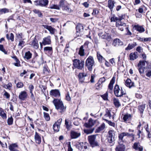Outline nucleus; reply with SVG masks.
Masks as SVG:
<instances>
[{
    "mask_svg": "<svg viewBox=\"0 0 151 151\" xmlns=\"http://www.w3.org/2000/svg\"><path fill=\"white\" fill-rule=\"evenodd\" d=\"M52 102L55 108L59 112L62 113L65 111L66 108L64 106L62 101L60 99H54Z\"/></svg>",
    "mask_w": 151,
    "mask_h": 151,
    "instance_id": "nucleus-1",
    "label": "nucleus"
},
{
    "mask_svg": "<svg viewBox=\"0 0 151 151\" xmlns=\"http://www.w3.org/2000/svg\"><path fill=\"white\" fill-rule=\"evenodd\" d=\"M94 64V61L93 58L89 56L86 59L85 63V65L89 71H91L93 66Z\"/></svg>",
    "mask_w": 151,
    "mask_h": 151,
    "instance_id": "nucleus-2",
    "label": "nucleus"
},
{
    "mask_svg": "<svg viewBox=\"0 0 151 151\" xmlns=\"http://www.w3.org/2000/svg\"><path fill=\"white\" fill-rule=\"evenodd\" d=\"M73 65L76 68L81 70L84 67V62L83 61L76 59L73 60Z\"/></svg>",
    "mask_w": 151,
    "mask_h": 151,
    "instance_id": "nucleus-3",
    "label": "nucleus"
},
{
    "mask_svg": "<svg viewBox=\"0 0 151 151\" xmlns=\"http://www.w3.org/2000/svg\"><path fill=\"white\" fill-rule=\"evenodd\" d=\"M119 145L116 148V151H123V133L119 135Z\"/></svg>",
    "mask_w": 151,
    "mask_h": 151,
    "instance_id": "nucleus-4",
    "label": "nucleus"
},
{
    "mask_svg": "<svg viewBox=\"0 0 151 151\" xmlns=\"http://www.w3.org/2000/svg\"><path fill=\"white\" fill-rule=\"evenodd\" d=\"M88 139L89 142L92 147H93L98 145V142L95 141V135H92L89 136Z\"/></svg>",
    "mask_w": 151,
    "mask_h": 151,
    "instance_id": "nucleus-5",
    "label": "nucleus"
},
{
    "mask_svg": "<svg viewBox=\"0 0 151 151\" xmlns=\"http://www.w3.org/2000/svg\"><path fill=\"white\" fill-rule=\"evenodd\" d=\"M108 133V142L109 143H112L115 141V132L114 130H111L109 131Z\"/></svg>",
    "mask_w": 151,
    "mask_h": 151,
    "instance_id": "nucleus-6",
    "label": "nucleus"
},
{
    "mask_svg": "<svg viewBox=\"0 0 151 151\" xmlns=\"http://www.w3.org/2000/svg\"><path fill=\"white\" fill-rule=\"evenodd\" d=\"M114 92L115 96H116L120 97L123 95L122 88L121 89H120L119 86L117 85L115 86Z\"/></svg>",
    "mask_w": 151,
    "mask_h": 151,
    "instance_id": "nucleus-7",
    "label": "nucleus"
},
{
    "mask_svg": "<svg viewBox=\"0 0 151 151\" xmlns=\"http://www.w3.org/2000/svg\"><path fill=\"white\" fill-rule=\"evenodd\" d=\"M62 119H59L53 125V128L54 130L58 132L59 131L60 125L62 121Z\"/></svg>",
    "mask_w": 151,
    "mask_h": 151,
    "instance_id": "nucleus-8",
    "label": "nucleus"
},
{
    "mask_svg": "<svg viewBox=\"0 0 151 151\" xmlns=\"http://www.w3.org/2000/svg\"><path fill=\"white\" fill-rule=\"evenodd\" d=\"M29 44L32 47L35 49H37L39 47V45L36 38L35 37L29 43Z\"/></svg>",
    "mask_w": 151,
    "mask_h": 151,
    "instance_id": "nucleus-9",
    "label": "nucleus"
},
{
    "mask_svg": "<svg viewBox=\"0 0 151 151\" xmlns=\"http://www.w3.org/2000/svg\"><path fill=\"white\" fill-rule=\"evenodd\" d=\"M10 151H19L18 149V146L17 143H12L8 147Z\"/></svg>",
    "mask_w": 151,
    "mask_h": 151,
    "instance_id": "nucleus-10",
    "label": "nucleus"
},
{
    "mask_svg": "<svg viewBox=\"0 0 151 151\" xmlns=\"http://www.w3.org/2000/svg\"><path fill=\"white\" fill-rule=\"evenodd\" d=\"M50 94L53 96L58 97L60 96V94L58 89L52 90L50 92Z\"/></svg>",
    "mask_w": 151,
    "mask_h": 151,
    "instance_id": "nucleus-11",
    "label": "nucleus"
},
{
    "mask_svg": "<svg viewBox=\"0 0 151 151\" xmlns=\"http://www.w3.org/2000/svg\"><path fill=\"white\" fill-rule=\"evenodd\" d=\"M27 92L25 91H21L19 95V99L22 101H24L27 98Z\"/></svg>",
    "mask_w": 151,
    "mask_h": 151,
    "instance_id": "nucleus-12",
    "label": "nucleus"
},
{
    "mask_svg": "<svg viewBox=\"0 0 151 151\" xmlns=\"http://www.w3.org/2000/svg\"><path fill=\"white\" fill-rule=\"evenodd\" d=\"M51 42V37L50 36H48L43 39L42 44L44 45H50Z\"/></svg>",
    "mask_w": 151,
    "mask_h": 151,
    "instance_id": "nucleus-13",
    "label": "nucleus"
},
{
    "mask_svg": "<svg viewBox=\"0 0 151 151\" xmlns=\"http://www.w3.org/2000/svg\"><path fill=\"white\" fill-rule=\"evenodd\" d=\"M115 78L114 77H113L110 81V83L108 86V89L107 91H109V92L111 93L112 92V90L113 87V84L115 82Z\"/></svg>",
    "mask_w": 151,
    "mask_h": 151,
    "instance_id": "nucleus-14",
    "label": "nucleus"
},
{
    "mask_svg": "<svg viewBox=\"0 0 151 151\" xmlns=\"http://www.w3.org/2000/svg\"><path fill=\"white\" fill-rule=\"evenodd\" d=\"M100 37L103 39H109L111 38V36L108 33L100 32L99 34Z\"/></svg>",
    "mask_w": 151,
    "mask_h": 151,
    "instance_id": "nucleus-15",
    "label": "nucleus"
},
{
    "mask_svg": "<svg viewBox=\"0 0 151 151\" xmlns=\"http://www.w3.org/2000/svg\"><path fill=\"white\" fill-rule=\"evenodd\" d=\"M95 123V121H93L92 119H89L88 123L85 124L84 126L87 128H90L94 125Z\"/></svg>",
    "mask_w": 151,
    "mask_h": 151,
    "instance_id": "nucleus-16",
    "label": "nucleus"
},
{
    "mask_svg": "<svg viewBox=\"0 0 151 151\" xmlns=\"http://www.w3.org/2000/svg\"><path fill=\"white\" fill-rule=\"evenodd\" d=\"M81 135V133L80 132H75L74 131H72L70 133V136L72 139H76Z\"/></svg>",
    "mask_w": 151,
    "mask_h": 151,
    "instance_id": "nucleus-17",
    "label": "nucleus"
},
{
    "mask_svg": "<svg viewBox=\"0 0 151 151\" xmlns=\"http://www.w3.org/2000/svg\"><path fill=\"white\" fill-rule=\"evenodd\" d=\"M133 147L135 150H138L139 151H142L143 150L142 147L140 146V144L139 142L135 143Z\"/></svg>",
    "mask_w": 151,
    "mask_h": 151,
    "instance_id": "nucleus-18",
    "label": "nucleus"
},
{
    "mask_svg": "<svg viewBox=\"0 0 151 151\" xmlns=\"http://www.w3.org/2000/svg\"><path fill=\"white\" fill-rule=\"evenodd\" d=\"M115 2L113 0H109L108 2V6L110 9L111 11H112L114 6Z\"/></svg>",
    "mask_w": 151,
    "mask_h": 151,
    "instance_id": "nucleus-19",
    "label": "nucleus"
},
{
    "mask_svg": "<svg viewBox=\"0 0 151 151\" xmlns=\"http://www.w3.org/2000/svg\"><path fill=\"white\" fill-rule=\"evenodd\" d=\"M133 28L135 30L140 33L143 32L145 31L144 28L142 26H140L138 25H134Z\"/></svg>",
    "mask_w": 151,
    "mask_h": 151,
    "instance_id": "nucleus-20",
    "label": "nucleus"
},
{
    "mask_svg": "<svg viewBox=\"0 0 151 151\" xmlns=\"http://www.w3.org/2000/svg\"><path fill=\"white\" fill-rule=\"evenodd\" d=\"M43 26L44 27V28L50 31V34H54L55 29L52 28L51 26L47 25H43Z\"/></svg>",
    "mask_w": 151,
    "mask_h": 151,
    "instance_id": "nucleus-21",
    "label": "nucleus"
},
{
    "mask_svg": "<svg viewBox=\"0 0 151 151\" xmlns=\"http://www.w3.org/2000/svg\"><path fill=\"white\" fill-rule=\"evenodd\" d=\"M112 44L114 46L117 47L122 45V42L119 39H116L114 40Z\"/></svg>",
    "mask_w": 151,
    "mask_h": 151,
    "instance_id": "nucleus-22",
    "label": "nucleus"
},
{
    "mask_svg": "<svg viewBox=\"0 0 151 151\" xmlns=\"http://www.w3.org/2000/svg\"><path fill=\"white\" fill-rule=\"evenodd\" d=\"M138 53L137 52L131 53L129 55L130 60H133L136 59L138 57Z\"/></svg>",
    "mask_w": 151,
    "mask_h": 151,
    "instance_id": "nucleus-23",
    "label": "nucleus"
},
{
    "mask_svg": "<svg viewBox=\"0 0 151 151\" xmlns=\"http://www.w3.org/2000/svg\"><path fill=\"white\" fill-rule=\"evenodd\" d=\"M125 84L129 88H131L134 86V83L132 82L131 80L129 79H127L126 81Z\"/></svg>",
    "mask_w": 151,
    "mask_h": 151,
    "instance_id": "nucleus-24",
    "label": "nucleus"
},
{
    "mask_svg": "<svg viewBox=\"0 0 151 151\" xmlns=\"http://www.w3.org/2000/svg\"><path fill=\"white\" fill-rule=\"evenodd\" d=\"M132 116V115L129 114H125L123 117V120L124 122L127 123V121L128 123H129V121L131 119Z\"/></svg>",
    "mask_w": 151,
    "mask_h": 151,
    "instance_id": "nucleus-25",
    "label": "nucleus"
},
{
    "mask_svg": "<svg viewBox=\"0 0 151 151\" xmlns=\"http://www.w3.org/2000/svg\"><path fill=\"white\" fill-rule=\"evenodd\" d=\"M35 139L36 142L38 144H40L41 142V138L37 132H36L35 136Z\"/></svg>",
    "mask_w": 151,
    "mask_h": 151,
    "instance_id": "nucleus-26",
    "label": "nucleus"
},
{
    "mask_svg": "<svg viewBox=\"0 0 151 151\" xmlns=\"http://www.w3.org/2000/svg\"><path fill=\"white\" fill-rule=\"evenodd\" d=\"M105 127V124L103 123L96 129V132L97 133H99L101 131L103 130Z\"/></svg>",
    "mask_w": 151,
    "mask_h": 151,
    "instance_id": "nucleus-27",
    "label": "nucleus"
},
{
    "mask_svg": "<svg viewBox=\"0 0 151 151\" xmlns=\"http://www.w3.org/2000/svg\"><path fill=\"white\" fill-rule=\"evenodd\" d=\"M0 116L3 119H6V114L4 110L1 108H0Z\"/></svg>",
    "mask_w": 151,
    "mask_h": 151,
    "instance_id": "nucleus-28",
    "label": "nucleus"
},
{
    "mask_svg": "<svg viewBox=\"0 0 151 151\" xmlns=\"http://www.w3.org/2000/svg\"><path fill=\"white\" fill-rule=\"evenodd\" d=\"M83 27L82 24L80 23L78 24L76 27V33H77L83 30Z\"/></svg>",
    "mask_w": 151,
    "mask_h": 151,
    "instance_id": "nucleus-29",
    "label": "nucleus"
},
{
    "mask_svg": "<svg viewBox=\"0 0 151 151\" xmlns=\"http://www.w3.org/2000/svg\"><path fill=\"white\" fill-rule=\"evenodd\" d=\"M48 0H40V6H45L48 4Z\"/></svg>",
    "mask_w": 151,
    "mask_h": 151,
    "instance_id": "nucleus-30",
    "label": "nucleus"
},
{
    "mask_svg": "<svg viewBox=\"0 0 151 151\" xmlns=\"http://www.w3.org/2000/svg\"><path fill=\"white\" fill-rule=\"evenodd\" d=\"M122 19H121L119 18V19H118L116 21V26L117 27H118L121 31H122V30L121 29V28H120V27L122 26V23L121 22V20Z\"/></svg>",
    "mask_w": 151,
    "mask_h": 151,
    "instance_id": "nucleus-31",
    "label": "nucleus"
},
{
    "mask_svg": "<svg viewBox=\"0 0 151 151\" xmlns=\"http://www.w3.org/2000/svg\"><path fill=\"white\" fill-rule=\"evenodd\" d=\"M137 45V44L136 42H134L132 44H129L128 45L127 47L125 48V50H130L132 49Z\"/></svg>",
    "mask_w": 151,
    "mask_h": 151,
    "instance_id": "nucleus-32",
    "label": "nucleus"
},
{
    "mask_svg": "<svg viewBox=\"0 0 151 151\" xmlns=\"http://www.w3.org/2000/svg\"><path fill=\"white\" fill-rule=\"evenodd\" d=\"M32 54L30 51H28L25 53L24 58L27 60L30 59L32 57Z\"/></svg>",
    "mask_w": 151,
    "mask_h": 151,
    "instance_id": "nucleus-33",
    "label": "nucleus"
},
{
    "mask_svg": "<svg viewBox=\"0 0 151 151\" xmlns=\"http://www.w3.org/2000/svg\"><path fill=\"white\" fill-rule=\"evenodd\" d=\"M78 54L81 56H83L84 55V50L83 45L80 47Z\"/></svg>",
    "mask_w": 151,
    "mask_h": 151,
    "instance_id": "nucleus-34",
    "label": "nucleus"
},
{
    "mask_svg": "<svg viewBox=\"0 0 151 151\" xmlns=\"http://www.w3.org/2000/svg\"><path fill=\"white\" fill-rule=\"evenodd\" d=\"M113 101L114 104L116 107H118L120 106L119 102L117 99L115 98H114Z\"/></svg>",
    "mask_w": 151,
    "mask_h": 151,
    "instance_id": "nucleus-35",
    "label": "nucleus"
},
{
    "mask_svg": "<svg viewBox=\"0 0 151 151\" xmlns=\"http://www.w3.org/2000/svg\"><path fill=\"white\" fill-rule=\"evenodd\" d=\"M6 37L8 40H11L12 41H13L14 39V36L13 34L12 33H11L10 35V36L8 34L6 35Z\"/></svg>",
    "mask_w": 151,
    "mask_h": 151,
    "instance_id": "nucleus-36",
    "label": "nucleus"
},
{
    "mask_svg": "<svg viewBox=\"0 0 151 151\" xmlns=\"http://www.w3.org/2000/svg\"><path fill=\"white\" fill-rule=\"evenodd\" d=\"M94 129V128H92L90 129H84V132L85 133L88 134L92 133L93 132Z\"/></svg>",
    "mask_w": 151,
    "mask_h": 151,
    "instance_id": "nucleus-37",
    "label": "nucleus"
},
{
    "mask_svg": "<svg viewBox=\"0 0 151 151\" xmlns=\"http://www.w3.org/2000/svg\"><path fill=\"white\" fill-rule=\"evenodd\" d=\"M108 93L107 91L106 93L104 94L101 95V97L103 98V99L105 101L108 100Z\"/></svg>",
    "mask_w": 151,
    "mask_h": 151,
    "instance_id": "nucleus-38",
    "label": "nucleus"
},
{
    "mask_svg": "<svg viewBox=\"0 0 151 151\" xmlns=\"http://www.w3.org/2000/svg\"><path fill=\"white\" fill-rule=\"evenodd\" d=\"M145 61H140L138 64V67H142L144 66L145 64Z\"/></svg>",
    "mask_w": 151,
    "mask_h": 151,
    "instance_id": "nucleus-39",
    "label": "nucleus"
},
{
    "mask_svg": "<svg viewBox=\"0 0 151 151\" xmlns=\"http://www.w3.org/2000/svg\"><path fill=\"white\" fill-rule=\"evenodd\" d=\"M43 73L46 75H47L49 73L48 68L47 66H45L43 68Z\"/></svg>",
    "mask_w": 151,
    "mask_h": 151,
    "instance_id": "nucleus-40",
    "label": "nucleus"
},
{
    "mask_svg": "<svg viewBox=\"0 0 151 151\" xmlns=\"http://www.w3.org/2000/svg\"><path fill=\"white\" fill-rule=\"evenodd\" d=\"M97 56L98 59L100 62H101L104 59V58L102 56L99 52H97Z\"/></svg>",
    "mask_w": 151,
    "mask_h": 151,
    "instance_id": "nucleus-41",
    "label": "nucleus"
},
{
    "mask_svg": "<svg viewBox=\"0 0 151 151\" xmlns=\"http://www.w3.org/2000/svg\"><path fill=\"white\" fill-rule=\"evenodd\" d=\"M145 105L142 104L139 106V109L141 113H142L145 108Z\"/></svg>",
    "mask_w": 151,
    "mask_h": 151,
    "instance_id": "nucleus-42",
    "label": "nucleus"
},
{
    "mask_svg": "<svg viewBox=\"0 0 151 151\" xmlns=\"http://www.w3.org/2000/svg\"><path fill=\"white\" fill-rule=\"evenodd\" d=\"M43 114L44 115V117L45 119V120L47 121L50 120V118L49 116V114L45 112H44Z\"/></svg>",
    "mask_w": 151,
    "mask_h": 151,
    "instance_id": "nucleus-43",
    "label": "nucleus"
},
{
    "mask_svg": "<svg viewBox=\"0 0 151 151\" xmlns=\"http://www.w3.org/2000/svg\"><path fill=\"white\" fill-rule=\"evenodd\" d=\"M50 8L51 9H54L58 10H59L60 9L59 5L55 4L52 5L50 6Z\"/></svg>",
    "mask_w": 151,
    "mask_h": 151,
    "instance_id": "nucleus-44",
    "label": "nucleus"
},
{
    "mask_svg": "<svg viewBox=\"0 0 151 151\" xmlns=\"http://www.w3.org/2000/svg\"><path fill=\"white\" fill-rule=\"evenodd\" d=\"M13 119L12 116L9 118L7 120V123L8 125H12L13 123Z\"/></svg>",
    "mask_w": 151,
    "mask_h": 151,
    "instance_id": "nucleus-45",
    "label": "nucleus"
},
{
    "mask_svg": "<svg viewBox=\"0 0 151 151\" xmlns=\"http://www.w3.org/2000/svg\"><path fill=\"white\" fill-rule=\"evenodd\" d=\"M0 50L5 54H7V52L5 50L4 48L3 45H0Z\"/></svg>",
    "mask_w": 151,
    "mask_h": 151,
    "instance_id": "nucleus-46",
    "label": "nucleus"
},
{
    "mask_svg": "<svg viewBox=\"0 0 151 151\" xmlns=\"http://www.w3.org/2000/svg\"><path fill=\"white\" fill-rule=\"evenodd\" d=\"M44 51L46 52L47 51H52V48L50 47H44Z\"/></svg>",
    "mask_w": 151,
    "mask_h": 151,
    "instance_id": "nucleus-47",
    "label": "nucleus"
},
{
    "mask_svg": "<svg viewBox=\"0 0 151 151\" xmlns=\"http://www.w3.org/2000/svg\"><path fill=\"white\" fill-rule=\"evenodd\" d=\"M33 11L35 14H37L39 17H41L42 16V14L39 10L35 9Z\"/></svg>",
    "mask_w": 151,
    "mask_h": 151,
    "instance_id": "nucleus-48",
    "label": "nucleus"
},
{
    "mask_svg": "<svg viewBox=\"0 0 151 151\" xmlns=\"http://www.w3.org/2000/svg\"><path fill=\"white\" fill-rule=\"evenodd\" d=\"M65 0H61L60 1L59 3V6L60 7H63L65 5Z\"/></svg>",
    "mask_w": 151,
    "mask_h": 151,
    "instance_id": "nucleus-49",
    "label": "nucleus"
},
{
    "mask_svg": "<svg viewBox=\"0 0 151 151\" xmlns=\"http://www.w3.org/2000/svg\"><path fill=\"white\" fill-rule=\"evenodd\" d=\"M0 12L1 13H5L9 12V10L6 8L0 9Z\"/></svg>",
    "mask_w": 151,
    "mask_h": 151,
    "instance_id": "nucleus-50",
    "label": "nucleus"
},
{
    "mask_svg": "<svg viewBox=\"0 0 151 151\" xmlns=\"http://www.w3.org/2000/svg\"><path fill=\"white\" fill-rule=\"evenodd\" d=\"M24 43L25 42L23 41V40H22L21 39L20 41H19V43L18 44V46H20L22 48L23 47Z\"/></svg>",
    "mask_w": 151,
    "mask_h": 151,
    "instance_id": "nucleus-51",
    "label": "nucleus"
},
{
    "mask_svg": "<svg viewBox=\"0 0 151 151\" xmlns=\"http://www.w3.org/2000/svg\"><path fill=\"white\" fill-rule=\"evenodd\" d=\"M17 86L18 88H22L23 86V84L21 82H19L17 84Z\"/></svg>",
    "mask_w": 151,
    "mask_h": 151,
    "instance_id": "nucleus-52",
    "label": "nucleus"
},
{
    "mask_svg": "<svg viewBox=\"0 0 151 151\" xmlns=\"http://www.w3.org/2000/svg\"><path fill=\"white\" fill-rule=\"evenodd\" d=\"M125 30L127 32V33H126V35H132V33L129 30L128 27H126Z\"/></svg>",
    "mask_w": 151,
    "mask_h": 151,
    "instance_id": "nucleus-53",
    "label": "nucleus"
},
{
    "mask_svg": "<svg viewBox=\"0 0 151 151\" xmlns=\"http://www.w3.org/2000/svg\"><path fill=\"white\" fill-rule=\"evenodd\" d=\"M118 18L116 17L115 16H113L112 17H111V21L112 22H116Z\"/></svg>",
    "mask_w": 151,
    "mask_h": 151,
    "instance_id": "nucleus-54",
    "label": "nucleus"
},
{
    "mask_svg": "<svg viewBox=\"0 0 151 151\" xmlns=\"http://www.w3.org/2000/svg\"><path fill=\"white\" fill-rule=\"evenodd\" d=\"M4 95L6 97L7 99H9L10 96L9 94L6 91L5 92Z\"/></svg>",
    "mask_w": 151,
    "mask_h": 151,
    "instance_id": "nucleus-55",
    "label": "nucleus"
},
{
    "mask_svg": "<svg viewBox=\"0 0 151 151\" xmlns=\"http://www.w3.org/2000/svg\"><path fill=\"white\" fill-rule=\"evenodd\" d=\"M98 10L97 9H95L93 10L92 14L93 15H96L98 14Z\"/></svg>",
    "mask_w": 151,
    "mask_h": 151,
    "instance_id": "nucleus-56",
    "label": "nucleus"
},
{
    "mask_svg": "<svg viewBox=\"0 0 151 151\" xmlns=\"http://www.w3.org/2000/svg\"><path fill=\"white\" fill-rule=\"evenodd\" d=\"M105 120L108 121V123L109 125L113 127H115V124L114 123L112 122L111 121H107V120L106 119H105Z\"/></svg>",
    "mask_w": 151,
    "mask_h": 151,
    "instance_id": "nucleus-57",
    "label": "nucleus"
},
{
    "mask_svg": "<svg viewBox=\"0 0 151 151\" xmlns=\"http://www.w3.org/2000/svg\"><path fill=\"white\" fill-rule=\"evenodd\" d=\"M78 77H79V79H80V81H81L82 82L83 81L82 80H83V78H84L83 76V74H81V73H79V74L78 75Z\"/></svg>",
    "mask_w": 151,
    "mask_h": 151,
    "instance_id": "nucleus-58",
    "label": "nucleus"
},
{
    "mask_svg": "<svg viewBox=\"0 0 151 151\" xmlns=\"http://www.w3.org/2000/svg\"><path fill=\"white\" fill-rule=\"evenodd\" d=\"M87 144L85 142L84 144L83 143V142H81L80 143V145H83V146L84 147V149H86L87 148Z\"/></svg>",
    "mask_w": 151,
    "mask_h": 151,
    "instance_id": "nucleus-59",
    "label": "nucleus"
},
{
    "mask_svg": "<svg viewBox=\"0 0 151 151\" xmlns=\"http://www.w3.org/2000/svg\"><path fill=\"white\" fill-rule=\"evenodd\" d=\"M68 151H73V149L71 147L70 142H69V144L68 145Z\"/></svg>",
    "mask_w": 151,
    "mask_h": 151,
    "instance_id": "nucleus-60",
    "label": "nucleus"
},
{
    "mask_svg": "<svg viewBox=\"0 0 151 151\" xmlns=\"http://www.w3.org/2000/svg\"><path fill=\"white\" fill-rule=\"evenodd\" d=\"M29 90L30 92H32V91L34 89L33 86L32 84L30 85L29 86Z\"/></svg>",
    "mask_w": 151,
    "mask_h": 151,
    "instance_id": "nucleus-61",
    "label": "nucleus"
},
{
    "mask_svg": "<svg viewBox=\"0 0 151 151\" xmlns=\"http://www.w3.org/2000/svg\"><path fill=\"white\" fill-rule=\"evenodd\" d=\"M50 20L52 22H55L58 20V19L57 18H50Z\"/></svg>",
    "mask_w": 151,
    "mask_h": 151,
    "instance_id": "nucleus-62",
    "label": "nucleus"
},
{
    "mask_svg": "<svg viewBox=\"0 0 151 151\" xmlns=\"http://www.w3.org/2000/svg\"><path fill=\"white\" fill-rule=\"evenodd\" d=\"M151 41V38L150 37L144 38L143 39V41L148 42Z\"/></svg>",
    "mask_w": 151,
    "mask_h": 151,
    "instance_id": "nucleus-63",
    "label": "nucleus"
},
{
    "mask_svg": "<svg viewBox=\"0 0 151 151\" xmlns=\"http://www.w3.org/2000/svg\"><path fill=\"white\" fill-rule=\"evenodd\" d=\"M148 77H150L151 76V70H148L146 74Z\"/></svg>",
    "mask_w": 151,
    "mask_h": 151,
    "instance_id": "nucleus-64",
    "label": "nucleus"
}]
</instances>
